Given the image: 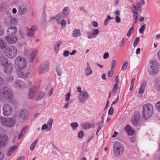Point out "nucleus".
<instances>
[{"label":"nucleus","mask_w":160,"mask_h":160,"mask_svg":"<svg viewBox=\"0 0 160 160\" xmlns=\"http://www.w3.org/2000/svg\"><path fill=\"white\" fill-rule=\"evenodd\" d=\"M103 121H104V119H102V120L100 122H99V125H98V126L99 127H102V126L103 125Z\"/></svg>","instance_id":"0e129e2a"},{"label":"nucleus","mask_w":160,"mask_h":160,"mask_svg":"<svg viewBox=\"0 0 160 160\" xmlns=\"http://www.w3.org/2000/svg\"><path fill=\"white\" fill-rule=\"evenodd\" d=\"M89 95L88 93L85 90H83L79 93L78 96V99L81 103L85 102L88 99Z\"/></svg>","instance_id":"1a4fd4ad"},{"label":"nucleus","mask_w":160,"mask_h":160,"mask_svg":"<svg viewBox=\"0 0 160 160\" xmlns=\"http://www.w3.org/2000/svg\"><path fill=\"white\" fill-rule=\"evenodd\" d=\"M3 114L5 116H8L12 113L13 109L12 107L9 105H4L2 108Z\"/></svg>","instance_id":"6e6552de"},{"label":"nucleus","mask_w":160,"mask_h":160,"mask_svg":"<svg viewBox=\"0 0 160 160\" xmlns=\"http://www.w3.org/2000/svg\"><path fill=\"white\" fill-rule=\"evenodd\" d=\"M83 135V133L82 131H80L78 132V137L79 138H82Z\"/></svg>","instance_id":"603ef678"},{"label":"nucleus","mask_w":160,"mask_h":160,"mask_svg":"<svg viewBox=\"0 0 160 160\" xmlns=\"http://www.w3.org/2000/svg\"><path fill=\"white\" fill-rule=\"evenodd\" d=\"M155 107L157 110L160 112V101L157 102L155 105Z\"/></svg>","instance_id":"a19ab883"},{"label":"nucleus","mask_w":160,"mask_h":160,"mask_svg":"<svg viewBox=\"0 0 160 160\" xmlns=\"http://www.w3.org/2000/svg\"><path fill=\"white\" fill-rule=\"evenodd\" d=\"M8 139V137L6 135H3L0 137V141L4 142L5 143V142H7Z\"/></svg>","instance_id":"c9c22d12"},{"label":"nucleus","mask_w":160,"mask_h":160,"mask_svg":"<svg viewBox=\"0 0 160 160\" xmlns=\"http://www.w3.org/2000/svg\"><path fill=\"white\" fill-rule=\"evenodd\" d=\"M70 92H68L65 96V100L66 101H68L70 99Z\"/></svg>","instance_id":"49530a36"},{"label":"nucleus","mask_w":160,"mask_h":160,"mask_svg":"<svg viewBox=\"0 0 160 160\" xmlns=\"http://www.w3.org/2000/svg\"><path fill=\"white\" fill-rule=\"evenodd\" d=\"M61 44V42L59 41L58 42L57 44L55 45L54 48V51L56 53L59 51V47Z\"/></svg>","instance_id":"473e14b6"},{"label":"nucleus","mask_w":160,"mask_h":160,"mask_svg":"<svg viewBox=\"0 0 160 160\" xmlns=\"http://www.w3.org/2000/svg\"><path fill=\"white\" fill-rule=\"evenodd\" d=\"M3 67L4 72L7 74H9L13 72V65L12 63L8 64Z\"/></svg>","instance_id":"ddd939ff"},{"label":"nucleus","mask_w":160,"mask_h":160,"mask_svg":"<svg viewBox=\"0 0 160 160\" xmlns=\"http://www.w3.org/2000/svg\"><path fill=\"white\" fill-rule=\"evenodd\" d=\"M124 130L129 135H132L134 133V131L129 125H127L125 128Z\"/></svg>","instance_id":"aec40b11"},{"label":"nucleus","mask_w":160,"mask_h":160,"mask_svg":"<svg viewBox=\"0 0 160 160\" xmlns=\"http://www.w3.org/2000/svg\"><path fill=\"white\" fill-rule=\"evenodd\" d=\"M7 44L5 41L0 38V48L3 49L6 47Z\"/></svg>","instance_id":"c85d7f7f"},{"label":"nucleus","mask_w":160,"mask_h":160,"mask_svg":"<svg viewBox=\"0 0 160 160\" xmlns=\"http://www.w3.org/2000/svg\"><path fill=\"white\" fill-rule=\"evenodd\" d=\"M115 19L116 22L119 23L121 21V19L118 16H117L115 18Z\"/></svg>","instance_id":"4d7b16f0"},{"label":"nucleus","mask_w":160,"mask_h":160,"mask_svg":"<svg viewBox=\"0 0 160 160\" xmlns=\"http://www.w3.org/2000/svg\"><path fill=\"white\" fill-rule=\"evenodd\" d=\"M18 31V28L16 26L9 27L7 30V32L9 35L15 34Z\"/></svg>","instance_id":"2eb2a0df"},{"label":"nucleus","mask_w":160,"mask_h":160,"mask_svg":"<svg viewBox=\"0 0 160 160\" xmlns=\"http://www.w3.org/2000/svg\"><path fill=\"white\" fill-rule=\"evenodd\" d=\"M48 125L46 124H44L43 125L42 127V130H44L45 129H47V131H49L50 130H48Z\"/></svg>","instance_id":"a18cd8bd"},{"label":"nucleus","mask_w":160,"mask_h":160,"mask_svg":"<svg viewBox=\"0 0 160 160\" xmlns=\"http://www.w3.org/2000/svg\"><path fill=\"white\" fill-rule=\"evenodd\" d=\"M16 122V119L13 118H6L0 117V122L2 125L8 128L12 127L14 126Z\"/></svg>","instance_id":"7ed1b4c3"},{"label":"nucleus","mask_w":160,"mask_h":160,"mask_svg":"<svg viewBox=\"0 0 160 160\" xmlns=\"http://www.w3.org/2000/svg\"><path fill=\"white\" fill-rule=\"evenodd\" d=\"M38 89V87L37 86H34L29 88L28 96V99L32 100L34 99Z\"/></svg>","instance_id":"9d476101"},{"label":"nucleus","mask_w":160,"mask_h":160,"mask_svg":"<svg viewBox=\"0 0 160 160\" xmlns=\"http://www.w3.org/2000/svg\"><path fill=\"white\" fill-rule=\"evenodd\" d=\"M146 85V84L144 82H142L139 90V94H141L144 92Z\"/></svg>","instance_id":"bb28decb"},{"label":"nucleus","mask_w":160,"mask_h":160,"mask_svg":"<svg viewBox=\"0 0 160 160\" xmlns=\"http://www.w3.org/2000/svg\"><path fill=\"white\" fill-rule=\"evenodd\" d=\"M122 149L120 150H118L116 151H114L113 149V154L116 157H119L121 154H122L123 151V149L122 148H121Z\"/></svg>","instance_id":"a878e982"},{"label":"nucleus","mask_w":160,"mask_h":160,"mask_svg":"<svg viewBox=\"0 0 160 160\" xmlns=\"http://www.w3.org/2000/svg\"><path fill=\"white\" fill-rule=\"evenodd\" d=\"M15 84L16 87L17 88L18 87L20 88H23L26 87L25 83L24 82L19 80H16Z\"/></svg>","instance_id":"a211bd4d"},{"label":"nucleus","mask_w":160,"mask_h":160,"mask_svg":"<svg viewBox=\"0 0 160 160\" xmlns=\"http://www.w3.org/2000/svg\"><path fill=\"white\" fill-rule=\"evenodd\" d=\"M49 62L47 61H45L42 63L38 69V74H42L48 72L49 69Z\"/></svg>","instance_id":"0eeeda50"},{"label":"nucleus","mask_w":160,"mask_h":160,"mask_svg":"<svg viewBox=\"0 0 160 160\" xmlns=\"http://www.w3.org/2000/svg\"><path fill=\"white\" fill-rule=\"evenodd\" d=\"M37 55V52L35 50L32 51L30 56V62H32Z\"/></svg>","instance_id":"b1692460"},{"label":"nucleus","mask_w":160,"mask_h":160,"mask_svg":"<svg viewBox=\"0 0 160 160\" xmlns=\"http://www.w3.org/2000/svg\"><path fill=\"white\" fill-rule=\"evenodd\" d=\"M99 30L98 29H95L92 32V34L93 36H95L96 37L98 33H99Z\"/></svg>","instance_id":"c03bdc74"},{"label":"nucleus","mask_w":160,"mask_h":160,"mask_svg":"<svg viewBox=\"0 0 160 160\" xmlns=\"http://www.w3.org/2000/svg\"><path fill=\"white\" fill-rule=\"evenodd\" d=\"M14 63L15 67L19 69L24 68L27 66V62L26 59L20 57H18L16 58Z\"/></svg>","instance_id":"39448f33"},{"label":"nucleus","mask_w":160,"mask_h":160,"mask_svg":"<svg viewBox=\"0 0 160 160\" xmlns=\"http://www.w3.org/2000/svg\"><path fill=\"white\" fill-rule=\"evenodd\" d=\"M38 141V139H36L32 144L31 146L33 147H35L37 142Z\"/></svg>","instance_id":"e2e57ef3"},{"label":"nucleus","mask_w":160,"mask_h":160,"mask_svg":"<svg viewBox=\"0 0 160 160\" xmlns=\"http://www.w3.org/2000/svg\"><path fill=\"white\" fill-rule=\"evenodd\" d=\"M13 97L12 91L9 88L5 87L0 89V98L1 99L9 100Z\"/></svg>","instance_id":"f03ea898"},{"label":"nucleus","mask_w":160,"mask_h":160,"mask_svg":"<svg viewBox=\"0 0 160 160\" xmlns=\"http://www.w3.org/2000/svg\"><path fill=\"white\" fill-rule=\"evenodd\" d=\"M13 79V76L12 75L9 76L6 78V80L7 82H10L12 81Z\"/></svg>","instance_id":"37998d69"},{"label":"nucleus","mask_w":160,"mask_h":160,"mask_svg":"<svg viewBox=\"0 0 160 160\" xmlns=\"http://www.w3.org/2000/svg\"><path fill=\"white\" fill-rule=\"evenodd\" d=\"M68 7H66L64 8L62 12L61 17L62 18H65L67 17L68 15V12L67 11Z\"/></svg>","instance_id":"5701e85b"},{"label":"nucleus","mask_w":160,"mask_h":160,"mask_svg":"<svg viewBox=\"0 0 160 160\" xmlns=\"http://www.w3.org/2000/svg\"><path fill=\"white\" fill-rule=\"evenodd\" d=\"M8 61V59L7 58H4L3 57H0V62L2 63L3 67L9 63Z\"/></svg>","instance_id":"4be33fe9"},{"label":"nucleus","mask_w":160,"mask_h":160,"mask_svg":"<svg viewBox=\"0 0 160 160\" xmlns=\"http://www.w3.org/2000/svg\"><path fill=\"white\" fill-rule=\"evenodd\" d=\"M4 156V153L2 151H0V160H2Z\"/></svg>","instance_id":"8fccbe9b"},{"label":"nucleus","mask_w":160,"mask_h":160,"mask_svg":"<svg viewBox=\"0 0 160 160\" xmlns=\"http://www.w3.org/2000/svg\"><path fill=\"white\" fill-rule=\"evenodd\" d=\"M113 112V109L112 107H111L109 110L108 114L109 115H112V114Z\"/></svg>","instance_id":"09e8293b"},{"label":"nucleus","mask_w":160,"mask_h":160,"mask_svg":"<svg viewBox=\"0 0 160 160\" xmlns=\"http://www.w3.org/2000/svg\"><path fill=\"white\" fill-rule=\"evenodd\" d=\"M92 26L95 27H97L98 26V23L97 22L93 21L92 22Z\"/></svg>","instance_id":"680f3d73"},{"label":"nucleus","mask_w":160,"mask_h":160,"mask_svg":"<svg viewBox=\"0 0 160 160\" xmlns=\"http://www.w3.org/2000/svg\"><path fill=\"white\" fill-rule=\"evenodd\" d=\"M72 36L74 37H78L81 35L80 30L79 29H75L72 33Z\"/></svg>","instance_id":"cd10ccee"},{"label":"nucleus","mask_w":160,"mask_h":160,"mask_svg":"<svg viewBox=\"0 0 160 160\" xmlns=\"http://www.w3.org/2000/svg\"><path fill=\"white\" fill-rule=\"evenodd\" d=\"M113 69H112V70H111L108 71V76L109 77H111L113 74Z\"/></svg>","instance_id":"5fc2aeb1"},{"label":"nucleus","mask_w":160,"mask_h":160,"mask_svg":"<svg viewBox=\"0 0 160 160\" xmlns=\"http://www.w3.org/2000/svg\"><path fill=\"white\" fill-rule=\"evenodd\" d=\"M146 25L145 24H144L142 25V26L141 27V28L139 29V31L141 33H142L143 32L145 28Z\"/></svg>","instance_id":"79ce46f5"},{"label":"nucleus","mask_w":160,"mask_h":160,"mask_svg":"<svg viewBox=\"0 0 160 160\" xmlns=\"http://www.w3.org/2000/svg\"><path fill=\"white\" fill-rule=\"evenodd\" d=\"M128 65V63L127 61L124 62L122 67V70H126L127 69Z\"/></svg>","instance_id":"4c0bfd02"},{"label":"nucleus","mask_w":160,"mask_h":160,"mask_svg":"<svg viewBox=\"0 0 160 160\" xmlns=\"http://www.w3.org/2000/svg\"><path fill=\"white\" fill-rule=\"evenodd\" d=\"M6 40L9 43L12 44L16 42L17 40V38L15 37H10L8 36L6 37Z\"/></svg>","instance_id":"f3484780"},{"label":"nucleus","mask_w":160,"mask_h":160,"mask_svg":"<svg viewBox=\"0 0 160 160\" xmlns=\"http://www.w3.org/2000/svg\"><path fill=\"white\" fill-rule=\"evenodd\" d=\"M16 147V146H13L10 147L7 153V155L8 156H10L12 153L13 151L15 150Z\"/></svg>","instance_id":"2f4dec72"},{"label":"nucleus","mask_w":160,"mask_h":160,"mask_svg":"<svg viewBox=\"0 0 160 160\" xmlns=\"http://www.w3.org/2000/svg\"><path fill=\"white\" fill-rule=\"evenodd\" d=\"M133 17H134V23H136L137 22L138 16L137 15H134Z\"/></svg>","instance_id":"6e6d98bb"},{"label":"nucleus","mask_w":160,"mask_h":160,"mask_svg":"<svg viewBox=\"0 0 160 160\" xmlns=\"http://www.w3.org/2000/svg\"><path fill=\"white\" fill-rule=\"evenodd\" d=\"M78 125V124L76 122L72 123L71 124V127H72L73 129L74 130L77 129Z\"/></svg>","instance_id":"e433bc0d"},{"label":"nucleus","mask_w":160,"mask_h":160,"mask_svg":"<svg viewBox=\"0 0 160 160\" xmlns=\"http://www.w3.org/2000/svg\"><path fill=\"white\" fill-rule=\"evenodd\" d=\"M60 24L61 25L62 27H65L66 24V22L65 20L62 19Z\"/></svg>","instance_id":"de8ad7c7"},{"label":"nucleus","mask_w":160,"mask_h":160,"mask_svg":"<svg viewBox=\"0 0 160 160\" xmlns=\"http://www.w3.org/2000/svg\"><path fill=\"white\" fill-rule=\"evenodd\" d=\"M92 71L90 68H87L85 70V73L87 76H88L91 74Z\"/></svg>","instance_id":"f704fd0d"},{"label":"nucleus","mask_w":160,"mask_h":160,"mask_svg":"<svg viewBox=\"0 0 160 160\" xmlns=\"http://www.w3.org/2000/svg\"><path fill=\"white\" fill-rule=\"evenodd\" d=\"M28 6L25 4H21L19 5L18 12L19 14L23 15L25 14L28 11Z\"/></svg>","instance_id":"9b49d317"},{"label":"nucleus","mask_w":160,"mask_h":160,"mask_svg":"<svg viewBox=\"0 0 160 160\" xmlns=\"http://www.w3.org/2000/svg\"><path fill=\"white\" fill-rule=\"evenodd\" d=\"M29 117V113L28 111L24 109L21 111L18 118L21 121H23L25 120H27Z\"/></svg>","instance_id":"f8f14e48"},{"label":"nucleus","mask_w":160,"mask_h":160,"mask_svg":"<svg viewBox=\"0 0 160 160\" xmlns=\"http://www.w3.org/2000/svg\"><path fill=\"white\" fill-rule=\"evenodd\" d=\"M140 113L138 112H135L134 116L132 117L131 121L133 125L136 126L138 123L140 119Z\"/></svg>","instance_id":"4468645a"},{"label":"nucleus","mask_w":160,"mask_h":160,"mask_svg":"<svg viewBox=\"0 0 160 160\" xmlns=\"http://www.w3.org/2000/svg\"><path fill=\"white\" fill-rule=\"evenodd\" d=\"M148 72L151 75H155L158 73L159 65L158 62L154 61L149 63Z\"/></svg>","instance_id":"20e7f679"},{"label":"nucleus","mask_w":160,"mask_h":160,"mask_svg":"<svg viewBox=\"0 0 160 160\" xmlns=\"http://www.w3.org/2000/svg\"><path fill=\"white\" fill-rule=\"evenodd\" d=\"M8 20L10 21L11 24H15L17 22V19L11 16H9L8 18Z\"/></svg>","instance_id":"c756f323"},{"label":"nucleus","mask_w":160,"mask_h":160,"mask_svg":"<svg viewBox=\"0 0 160 160\" xmlns=\"http://www.w3.org/2000/svg\"><path fill=\"white\" fill-rule=\"evenodd\" d=\"M61 18H62L61 16H60L57 19V23L59 24H60L61 22L62 21V19H61Z\"/></svg>","instance_id":"052dcab7"},{"label":"nucleus","mask_w":160,"mask_h":160,"mask_svg":"<svg viewBox=\"0 0 160 160\" xmlns=\"http://www.w3.org/2000/svg\"><path fill=\"white\" fill-rule=\"evenodd\" d=\"M153 113V106L150 103L143 105L142 110V116L144 118L148 119L150 118Z\"/></svg>","instance_id":"f257e3e1"},{"label":"nucleus","mask_w":160,"mask_h":160,"mask_svg":"<svg viewBox=\"0 0 160 160\" xmlns=\"http://www.w3.org/2000/svg\"><path fill=\"white\" fill-rule=\"evenodd\" d=\"M118 75L116 76L115 78V81L116 82V83H117V84H118L119 82V81L118 80Z\"/></svg>","instance_id":"774afa93"},{"label":"nucleus","mask_w":160,"mask_h":160,"mask_svg":"<svg viewBox=\"0 0 160 160\" xmlns=\"http://www.w3.org/2000/svg\"><path fill=\"white\" fill-rule=\"evenodd\" d=\"M96 36H93V35H92V34H90L88 36V38H89V39H91L92 38H94Z\"/></svg>","instance_id":"338daca9"},{"label":"nucleus","mask_w":160,"mask_h":160,"mask_svg":"<svg viewBox=\"0 0 160 160\" xmlns=\"http://www.w3.org/2000/svg\"><path fill=\"white\" fill-rule=\"evenodd\" d=\"M18 74L21 78H24L26 77V74L21 71L18 72Z\"/></svg>","instance_id":"ea45409f"},{"label":"nucleus","mask_w":160,"mask_h":160,"mask_svg":"<svg viewBox=\"0 0 160 160\" xmlns=\"http://www.w3.org/2000/svg\"><path fill=\"white\" fill-rule=\"evenodd\" d=\"M109 56V53L108 52H106L104 53L103 55V58L104 59H106L108 58Z\"/></svg>","instance_id":"864d4df0"},{"label":"nucleus","mask_w":160,"mask_h":160,"mask_svg":"<svg viewBox=\"0 0 160 160\" xmlns=\"http://www.w3.org/2000/svg\"><path fill=\"white\" fill-rule=\"evenodd\" d=\"M45 95V92L43 91H42L40 92L38 96L35 100L36 101H40L42 100L44 97Z\"/></svg>","instance_id":"7c9ffc66"},{"label":"nucleus","mask_w":160,"mask_h":160,"mask_svg":"<svg viewBox=\"0 0 160 160\" xmlns=\"http://www.w3.org/2000/svg\"><path fill=\"white\" fill-rule=\"evenodd\" d=\"M118 84L117 83H114V85L113 87L112 88V90H115L117 91L118 90Z\"/></svg>","instance_id":"bf43d9fd"},{"label":"nucleus","mask_w":160,"mask_h":160,"mask_svg":"<svg viewBox=\"0 0 160 160\" xmlns=\"http://www.w3.org/2000/svg\"><path fill=\"white\" fill-rule=\"evenodd\" d=\"M113 149L114 151H116L118 150H120L122 149L121 148H123V147L118 141L115 142L113 145Z\"/></svg>","instance_id":"6ab92c4d"},{"label":"nucleus","mask_w":160,"mask_h":160,"mask_svg":"<svg viewBox=\"0 0 160 160\" xmlns=\"http://www.w3.org/2000/svg\"><path fill=\"white\" fill-rule=\"evenodd\" d=\"M62 68L60 66V64H57L56 66V70L57 74L59 76L62 75Z\"/></svg>","instance_id":"412c9836"},{"label":"nucleus","mask_w":160,"mask_h":160,"mask_svg":"<svg viewBox=\"0 0 160 160\" xmlns=\"http://www.w3.org/2000/svg\"><path fill=\"white\" fill-rule=\"evenodd\" d=\"M70 54L68 50L65 51L63 53V55L64 57H67Z\"/></svg>","instance_id":"3c124183"},{"label":"nucleus","mask_w":160,"mask_h":160,"mask_svg":"<svg viewBox=\"0 0 160 160\" xmlns=\"http://www.w3.org/2000/svg\"><path fill=\"white\" fill-rule=\"evenodd\" d=\"M53 92V88H52L50 89V91L49 92V96H51Z\"/></svg>","instance_id":"69168bd1"},{"label":"nucleus","mask_w":160,"mask_h":160,"mask_svg":"<svg viewBox=\"0 0 160 160\" xmlns=\"http://www.w3.org/2000/svg\"><path fill=\"white\" fill-rule=\"evenodd\" d=\"M111 69H113L115 68L117 65L116 61L115 60H112L111 62Z\"/></svg>","instance_id":"58836bf2"},{"label":"nucleus","mask_w":160,"mask_h":160,"mask_svg":"<svg viewBox=\"0 0 160 160\" xmlns=\"http://www.w3.org/2000/svg\"><path fill=\"white\" fill-rule=\"evenodd\" d=\"M5 143L4 142L0 141V148L1 147H5Z\"/></svg>","instance_id":"13d9d810"},{"label":"nucleus","mask_w":160,"mask_h":160,"mask_svg":"<svg viewBox=\"0 0 160 160\" xmlns=\"http://www.w3.org/2000/svg\"><path fill=\"white\" fill-rule=\"evenodd\" d=\"M28 126L24 127L20 131L19 135L18 136V139H20L22 137L23 135L25 133V132L28 128Z\"/></svg>","instance_id":"393cba45"},{"label":"nucleus","mask_w":160,"mask_h":160,"mask_svg":"<svg viewBox=\"0 0 160 160\" xmlns=\"http://www.w3.org/2000/svg\"><path fill=\"white\" fill-rule=\"evenodd\" d=\"M27 31L26 32L27 35L28 37H33L35 34V31L36 29L33 27H32L30 29L27 28Z\"/></svg>","instance_id":"dca6fc26"},{"label":"nucleus","mask_w":160,"mask_h":160,"mask_svg":"<svg viewBox=\"0 0 160 160\" xmlns=\"http://www.w3.org/2000/svg\"><path fill=\"white\" fill-rule=\"evenodd\" d=\"M53 118H50L48 120V130H50L52 128V123L53 121Z\"/></svg>","instance_id":"72a5a7b5"},{"label":"nucleus","mask_w":160,"mask_h":160,"mask_svg":"<svg viewBox=\"0 0 160 160\" xmlns=\"http://www.w3.org/2000/svg\"><path fill=\"white\" fill-rule=\"evenodd\" d=\"M17 53L16 47L10 46L6 48V55L9 58H12L14 57Z\"/></svg>","instance_id":"423d86ee"}]
</instances>
